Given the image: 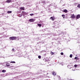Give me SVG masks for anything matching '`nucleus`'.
Returning <instances> with one entry per match:
<instances>
[{"label":"nucleus","mask_w":80,"mask_h":80,"mask_svg":"<svg viewBox=\"0 0 80 80\" xmlns=\"http://www.w3.org/2000/svg\"><path fill=\"white\" fill-rule=\"evenodd\" d=\"M51 55H53V54H54V53H53V52H51Z\"/></svg>","instance_id":"dca6fc26"},{"label":"nucleus","mask_w":80,"mask_h":80,"mask_svg":"<svg viewBox=\"0 0 80 80\" xmlns=\"http://www.w3.org/2000/svg\"><path fill=\"white\" fill-rule=\"evenodd\" d=\"M71 18H75V16L74 15V14L71 15Z\"/></svg>","instance_id":"f03ea898"},{"label":"nucleus","mask_w":80,"mask_h":80,"mask_svg":"<svg viewBox=\"0 0 80 80\" xmlns=\"http://www.w3.org/2000/svg\"><path fill=\"white\" fill-rule=\"evenodd\" d=\"M14 48H12V51L13 52V51H14Z\"/></svg>","instance_id":"5701e85b"},{"label":"nucleus","mask_w":80,"mask_h":80,"mask_svg":"<svg viewBox=\"0 0 80 80\" xmlns=\"http://www.w3.org/2000/svg\"><path fill=\"white\" fill-rule=\"evenodd\" d=\"M7 66H8H8H10V65H7Z\"/></svg>","instance_id":"b1692460"},{"label":"nucleus","mask_w":80,"mask_h":80,"mask_svg":"<svg viewBox=\"0 0 80 80\" xmlns=\"http://www.w3.org/2000/svg\"><path fill=\"white\" fill-rule=\"evenodd\" d=\"M29 21L30 22H34V19H29Z\"/></svg>","instance_id":"423d86ee"},{"label":"nucleus","mask_w":80,"mask_h":80,"mask_svg":"<svg viewBox=\"0 0 80 80\" xmlns=\"http://www.w3.org/2000/svg\"><path fill=\"white\" fill-rule=\"evenodd\" d=\"M38 58L39 59H40L41 58V56H38Z\"/></svg>","instance_id":"412c9836"},{"label":"nucleus","mask_w":80,"mask_h":80,"mask_svg":"<svg viewBox=\"0 0 80 80\" xmlns=\"http://www.w3.org/2000/svg\"><path fill=\"white\" fill-rule=\"evenodd\" d=\"M65 17H63V18H65Z\"/></svg>","instance_id":"bb28decb"},{"label":"nucleus","mask_w":80,"mask_h":80,"mask_svg":"<svg viewBox=\"0 0 80 80\" xmlns=\"http://www.w3.org/2000/svg\"><path fill=\"white\" fill-rule=\"evenodd\" d=\"M10 63H15V61H12L10 62Z\"/></svg>","instance_id":"2eb2a0df"},{"label":"nucleus","mask_w":80,"mask_h":80,"mask_svg":"<svg viewBox=\"0 0 80 80\" xmlns=\"http://www.w3.org/2000/svg\"><path fill=\"white\" fill-rule=\"evenodd\" d=\"M62 17H65V15L64 14H62Z\"/></svg>","instance_id":"aec40b11"},{"label":"nucleus","mask_w":80,"mask_h":80,"mask_svg":"<svg viewBox=\"0 0 80 80\" xmlns=\"http://www.w3.org/2000/svg\"><path fill=\"white\" fill-rule=\"evenodd\" d=\"M20 10H25V8L24 7H21L20 8Z\"/></svg>","instance_id":"39448f33"},{"label":"nucleus","mask_w":80,"mask_h":80,"mask_svg":"<svg viewBox=\"0 0 80 80\" xmlns=\"http://www.w3.org/2000/svg\"><path fill=\"white\" fill-rule=\"evenodd\" d=\"M62 12H65V13H67V12H68V10L66 9H64Z\"/></svg>","instance_id":"0eeeda50"},{"label":"nucleus","mask_w":80,"mask_h":80,"mask_svg":"<svg viewBox=\"0 0 80 80\" xmlns=\"http://www.w3.org/2000/svg\"><path fill=\"white\" fill-rule=\"evenodd\" d=\"M77 7L78 8H80V4H78L77 6Z\"/></svg>","instance_id":"f8f14e48"},{"label":"nucleus","mask_w":80,"mask_h":80,"mask_svg":"<svg viewBox=\"0 0 80 80\" xmlns=\"http://www.w3.org/2000/svg\"><path fill=\"white\" fill-rule=\"evenodd\" d=\"M73 57V55L72 54H70V57L72 58Z\"/></svg>","instance_id":"4468645a"},{"label":"nucleus","mask_w":80,"mask_h":80,"mask_svg":"<svg viewBox=\"0 0 80 80\" xmlns=\"http://www.w3.org/2000/svg\"><path fill=\"white\" fill-rule=\"evenodd\" d=\"M52 73L53 75H54V76L56 75V73H55V72H53Z\"/></svg>","instance_id":"1a4fd4ad"},{"label":"nucleus","mask_w":80,"mask_h":80,"mask_svg":"<svg viewBox=\"0 0 80 80\" xmlns=\"http://www.w3.org/2000/svg\"><path fill=\"white\" fill-rule=\"evenodd\" d=\"M74 67H77V64L74 65Z\"/></svg>","instance_id":"6ab92c4d"},{"label":"nucleus","mask_w":80,"mask_h":80,"mask_svg":"<svg viewBox=\"0 0 80 80\" xmlns=\"http://www.w3.org/2000/svg\"><path fill=\"white\" fill-rule=\"evenodd\" d=\"M48 73L47 74V75H48Z\"/></svg>","instance_id":"a878e982"},{"label":"nucleus","mask_w":80,"mask_h":80,"mask_svg":"<svg viewBox=\"0 0 80 80\" xmlns=\"http://www.w3.org/2000/svg\"><path fill=\"white\" fill-rule=\"evenodd\" d=\"M34 14H33V13H32V14H30V16H33V15Z\"/></svg>","instance_id":"a211bd4d"},{"label":"nucleus","mask_w":80,"mask_h":80,"mask_svg":"<svg viewBox=\"0 0 80 80\" xmlns=\"http://www.w3.org/2000/svg\"><path fill=\"white\" fill-rule=\"evenodd\" d=\"M38 27H41L42 26V25H41V24H38Z\"/></svg>","instance_id":"ddd939ff"},{"label":"nucleus","mask_w":80,"mask_h":80,"mask_svg":"<svg viewBox=\"0 0 80 80\" xmlns=\"http://www.w3.org/2000/svg\"><path fill=\"white\" fill-rule=\"evenodd\" d=\"M2 72L3 73H5V72H6V70H3L2 71Z\"/></svg>","instance_id":"9b49d317"},{"label":"nucleus","mask_w":80,"mask_h":80,"mask_svg":"<svg viewBox=\"0 0 80 80\" xmlns=\"http://www.w3.org/2000/svg\"><path fill=\"white\" fill-rule=\"evenodd\" d=\"M80 18V15L78 14L77 15L76 17L77 19H78V18Z\"/></svg>","instance_id":"20e7f679"},{"label":"nucleus","mask_w":80,"mask_h":80,"mask_svg":"<svg viewBox=\"0 0 80 80\" xmlns=\"http://www.w3.org/2000/svg\"><path fill=\"white\" fill-rule=\"evenodd\" d=\"M11 0H7L6 2V3H10L11 2Z\"/></svg>","instance_id":"6e6552de"},{"label":"nucleus","mask_w":80,"mask_h":80,"mask_svg":"<svg viewBox=\"0 0 80 80\" xmlns=\"http://www.w3.org/2000/svg\"><path fill=\"white\" fill-rule=\"evenodd\" d=\"M17 39V37H10L9 38L10 40H15V39Z\"/></svg>","instance_id":"f257e3e1"},{"label":"nucleus","mask_w":80,"mask_h":80,"mask_svg":"<svg viewBox=\"0 0 80 80\" xmlns=\"http://www.w3.org/2000/svg\"><path fill=\"white\" fill-rule=\"evenodd\" d=\"M61 55H63V52L61 53Z\"/></svg>","instance_id":"4be33fe9"},{"label":"nucleus","mask_w":80,"mask_h":80,"mask_svg":"<svg viewBox=\"0 0 80 80\" xmlns=\"http://www.w3.org/2000/svg\"><path fill=\"white\" fill-rule=\"evenodd\" d=\"M12 12V11H8L7 12L8 13H11Z\"/></svg>","instance_id":"9d476101"},{"label":"nucleus","mask_w":80,"mask_h":80,"mask_svg":"<svg viewBox=\"0 0 80 80\" xmlns=\"http://www.w3.org/2000/svg\"><path fill=\"white\" fill-rule=\"evenodd\" d=\"M50 20H51L52 21H53V20H54L55 19V18L54 17H51L50 18Z\"/></svg>","instance_id":"7ed1b4c3"},{"label":"nucleus","mask_w":80,"mask_h":80,"mask_svg":"<svg viewBox=\"0 0 80 80\" xmlns=\"http://www.w3.org/2000/svg\"><path fill=\"white\" fill-rule=\"evenodd\" d=\"M75 60H78V58L77 57H75Z\"/></svg>","instance_id":"f3484780"},{"label":"nucleus","mask_w":80,"mask_h":80,"mask_svg":"<svg viewBox=\"0 0 80 80\" xmlns=\"http://www.w3.org/2000/svg\"><path fill=\"white\" fill-rule=\"evenodd\" d=\"M22 14H21L20 17H22Z\"/></svg>","instance_id":"393cba45"}]
</instances>
